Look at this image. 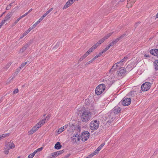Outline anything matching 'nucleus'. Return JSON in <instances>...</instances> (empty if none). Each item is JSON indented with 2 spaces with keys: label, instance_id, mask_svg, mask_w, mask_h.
I'll return each instance as SVG.
<instances>
[{
  "label": "nucleus",
  "instance_id": "nucleus-63",
  "mask_svg": "<svg viewBox=\"0 0 158 158\" xmlns=\"http://www.w3.org/2000/svg\"><path fill=\"white\" fill-rule=\"evenodd\" d=\"M13 4V3H11L9 5H10V6L11 7L12 6V4Z\"/></svg>",
  "mask_w": 158,
  "mask_h": 158
},
{
  "label": "nucleus",
  "instance_id": "nucleus-19",
  "mask_svg": "<svg viewBox=\"0 0 158 158\" xmlns=\"http://www.w3.org/2000/svg\"><path fill=\"white\" fill-rule=\"evenodd\" d=\"M28 47V45L27 44H25L20 49V52L23 53L27 49V47Z\"/></svg>",
  "mask_w": 158,
  "mask_h": 158
},
{
  "label": "nucleus",
  "instance_id": "nucleus-53",
  "mask_svg": "<svg viewBox=\"0 0 158 158\" xmlns=\"http://www.w3.org/2000/svg\"><path fill=\"white\" fill-rule=\"evenodd\" d=\"M43 149V148L41 147L40 148H39L36 149V150H37V152H40L42 151V149Z\"/></svg>",
  "mask_w": 158,
  "mask_h": 158
},
{
  "label": "nucleus",
  "instance_id": "nucleus-57",
  "mask_svg": "<svg viewBox=\"0 0 158 158\" xmlns=\"http://www.w3.org/2000/svg\"><path fill=\"white\" fill-rule=\"evenodd\" d=\"M43 19L41 18V17L39 19V20L38 21H39V23H40L41 21Z\"/></svg>",
  "mask_w": 158,
  "mask_h": 158
},
{
  "label": "nucleus",
  "instance_id": "nucleus-13",
  "mask_svg": "<svg viewBox=\"0 0 158 158\" xmlns=\"http://www.w3.org/2000/svg\"><path fill=\"white\" fill-rule=\"evenodd\" d=\"M102 81L103 82V83L100 84L104 86L105 88L106 86H109L110 85L109 84H108V83H109V81L108 79L105 80H103Z\"/></svg>",
  "mask_w": 158,
  "mask_h": 158
},
{
  "label": "nucleus",
  "instance_id": "nucleus-2",
  "mask_svg": "<svg viewBox=\"0 0 158 158\" xmlns=\"http://www.w3.org/2000/svg\"><path fill=\"white\" fill-rule=\"evenodd\" d=\"M45 115L44 116V117L42 120L38 123L30 131H28V134L29 135L33 134L45 123L46 118H45Z\"/></svg>",
  "mask_w": 158,
  "mask_h": 158
},
{
  "label": "nucleus",
  "instance_id": "nucleus-43",
  "mask_svg": "<svg viewBox=\"0 0 158 158\" xmlns=\"http://www.w3.org/2000/svg\"><path fill=\"white\" fill-rule=\"evenodd\" d=\"M27 64V62H25L24 63H23L21 65V67L23 68Z\"/></svg>",
  "mask_w": 158,
  "mask_h": 158
},
{
  "label": "nucleus",
  "instance_id": "nucleus-61",
  "mask_svg": "<svg viewBox=\"0 0 158 158\" xmlns=\"http://www.w3.org/2000/svg\"><path fill=\"white\" fill-rule=\"evenodd\" d=\"M47 158H53V157H52L51 155L50 156H48Z\"/></svg>",
  "mask_w": 158,
  "mask_h": 158
},
{
  "label": "nucleus",
  "instance_id": "nucleus-52",
  "mask_svg": "<svg viewBox=\"0 0 158 158\" xmlns=\"http://www.w3.org/2000/svg\"><path fill=\"white\" fill-rule=\"evenodd\" d=\"M11 7L10 6V5H8L7 6V7H6V10H9L10 9V8H11Z\"/></svg>",
  "mask_w": 158,
  "mask_h": 158
},
{
  "label": "nucleus",
  "instance_id": "nucleus-40",
  "mask_svg": "<svg viewBox=\"0 0 158 158\" xmlns=\"http://www.w3.org/2000/svg\"><path fill=\"white\" fill-rule=\"evenodd\" d=\"M34 28L32 26L31 27H30L28 29L27 31V32H28V33L31 30L33 29Z\"/></svg>",
  "mask_w": 158,
  "mask_h": 158
},
{
  "label": "nucleus",
  "instance_id": "nucleus-31",
  "mask_svg": "<svg viewBox=\"0 0 158 158\" xmlns=\"http://www.w3.org/2000/svg\"><path fill=\"white\" fill-rule=\"evenodd\" d=\"M104 41V39H103V38H102L100 40H99L97 43L99 45L102 43Z\"/></svg>",
  "mask_w": 158,
  "mask_h": 158
},
{
  "label": "nucleus",
  "instance_id": "nucleus-16",
  "mask_svg": "<svg viewBox=\"0 0 158 158\" xmlns=\"http://www.w3.org/2000/svg\"><path fill=\"white\" fill-rule=\"evenodd\" d=\"M70 0H68L63 8V10L65 9L70 6L73 3H72Z\"/></svg>",
  "mask_w": 158,
  "mask_h": 158
},
{
  "label": "nucleus",
  "instance_id": "nucleus-1",
  "mask_svg": "<svg viewBox=\"0 0 158 158\" xmlns=\"http://www.w3.org/2000/svg\"><path fill=\"white\" fill-rule=\"evenodd\" d=\"M92 117V113L89 110L84 111L81 116V120L84 123L87 122Z\"/></svg>",
  "mask_w": 158,
  "mask_h": 158
},
{
  "label": "nucleus",
  "instance_id": "nucleus-47",
  "mask_svg": "<svg viewBox=\"0 0 158 158\" xmlns=\"http://www.w3.org/2000/svg\"><path fill=\"white\" fill-rule=\"evenodd\" d=\"M98 57V56L97 55H96L95 56H94L92 59V60H93V61H94V60L96 59Z\"/></svg>",
  "mask_w": 158,
  "mask_h": 158
},
{
  "label": "nucleus",
  "instance_id": "nucleus-11",
  "mask_svg": "<svg viewBox=\"0 0 158 158\" xmlns=\"http://www.w3.org/2000/svg\"><path fill=\"white\" fill-rule=\"evenodd\" d=\"M116 115L111 110L108 115V118L109 120L108 122L110 123L115 118V115Z\"/></svg>",
  "mask_w": 158,
  "mask_h": 158
},
{
  "label": "nucleus",
  "instance_id": "nucleus-12",
  "mask_svg": "<svg viewBox=\"0 0 158 158\" xmlns=\"http://www.w3.org/2000/svg\"><path fill=\"white\" fill-rule=\"evenodd\" d=\"M112 111L116 115L118 114L119 113L121 110V108L120 107H114L112 110Z\"/></svg>",
  "mask_w": 158,
  "mask_h": 158
},
{
  "label": "nucleus",
  "instance_id": "nucleus-29",
  "mask_svg": "<svg viewBox=\"0 0 158 158\" xmlns=\"http://www.w3.org/2000/svg\"><path fill=\"white\" fill-rule=\"evenodd\" d=\"M110 47H111L110 46V45H109L104 49L103 50V51H102L104 53L106 51H107V50H108Z\"/></svg>",
  "mask_w": 158,
  "mask_h": 158
},
{
  "label": "nucleus",
  "instance_id": "nucleus-8",
  "mask_svg": "<svg viewBox=\"0 0 158 158\" xmlns=\"http://www.w3.org/2000/svg\"><path fill=\"white\" fill-rule=\"evenodd\" d=\"M89 136V133L88 131H85L83 132L81 135V140L85 142L88 139Z\"/></svg>",
  "mask_w": 158,
  "mask_h": 158
},
{
  "label": "nucleus",
  "instance_id": "nucleus-5",
  "mask_svg": "<svg viewBox=\"0 0 158 158\" xmlns=\"http://www.w3.org/2000/svg\"><path fill=\"white\" fill-rule=\"evenodd\" d=\"M106 88L100 84L98 85L95 89V92L97 95H100L105 90Z\"/></svg>",
  "mask_w": 158,
  "mask_h": 158
},
{
  "label": "nucleus",
  "instance_id": "nucleus-30",
  "mask_svg": "<svg viewBox=\"0 0 158 158\" xmlns=\"http://www.w3.org/2000/svg\"><path fill=\"white\" fill-rule=\"evenodd\" d=\"M51 156L52 157H53V158H55L57 156V153L56 152L52 153L51 154Z\"/></svg>",
  "mask_w": 158,
  "mask_h": 158
},
{
  "label": "nucleus",
  "instance_id": "nucleus-56",
  "mask_svg": "<svg viewBox=\"0 0 158 158\" xmlns=\"http://www.w3.org/2000/svg\"><path fill=\"white\" fill-rule=\"evenodd\" d=\"M144 56L145 57H150V55L149 54H145L144 55Z\"/></svg>",
  "mask_w": 158,
  "mask_h": 158
},
{
  "label": "nucleus",
  "instance_id": "nucleus-7",
  "mask_svg": "<svg viewBox=\"0 0 158 158\" xmlns=\"http://www.w3.org/2000/svg\"><path fill=\"white\" fill-rule=\"evenodd\" d=\"M130 65H128L126 67V69H121L119 71H118L117 73V75L118 77H123L125 75V73L127 72V69L129 67H130Z\"/></svg>",
  "mask_w": 158,
  "mask_h": 158
},
{
  "label": "nucleus",
  "instance_id": "nucleus-38",
  "mask_svg": "<svg viewBox=\"0 0 158 158\" xmlns=\"http://www.w3.org/2000/svg\"><path fill=\"white\" fill-rule=\"evenodd\" d=\"M99 45L97 43L95 44H94L93 46L92 47L93 48V49H94L96 48H97Z\"/></svg>",
  "mask_w": 158,
  "mask_h": 158
},
{
  "label": "nucleus",
  "instance_id": "nucleus-39",
  "mask_svg": "<svg viewBox=\"0 0 158 158\" xmlns=\"http://www.w3.org/2000/svg\"><path fill=\"white\" fill-rule=\"evenodd\" d=\"M39 21H37L32 26L34 28H35V26L39 23Z\"/></svg>",
  "mask_w": 158,
  "mask_h": 158
},
{
  "label": "nucleus",
  "instance_id": "nucleus-4",
  "mask_svg": "<svg viewBox=\"0 0 158 158\" xmlns=\"http://www.w3.org/2000/svg\"><path fill=\"white\" fill-rule=\"evenodd\" d=\"M13 13L12 12H9L5 16L3 19L2 20L1 23H0V27L2 26L6 23L9 21L12 17Z\"/></svg>",
  "mask_w": 158,
  "mask_h": 158
},
{
  "label": "nucleus",
  "instance_id": "nucleus-24",
  "mask_svg": "<svg viewBox=\"0 0 158 158\" xmlns=\"http://www.w3.org/2000/svg\"><path fill=\"white\" fill-rule=\"evenodd\" d=\"M117 64H117L116 63L114 64L111 69L110 71H114L115 69H116L118 67Z\"/></svg>",
  "mask_w": 158,
  "mask_h": 158
},
{
  "label": "nucleus",
  "instance_id": "nucleus-6",
  "mask_svg": "<svg viewBox=\"0 0 158 158\" xmlns=\"http://www.w3.org/2000/svg\"><path fill=\"white\" fill-rule=\"evenodd\" d=\"M151 86V84L149 82H146L142 84L141 89L143 91H146L150 89Z\"/></svg>",
  "mask_w": 158,
  "mask_h": 158
},
{
  "label": "nucleus",
  "instance_id": "nucleus-33",
  "mask_svg": "<svg viewBox=\"0 0 158 158\" xmlns=\"http://www.w3.org/2000/svg\"><path fill=\"white\" fill-rule=\"evenodd\" d=\"M28 33V32L27 31H25L23 34L20 36V39H22Z\"/></svg>",
  "mask_w": 158,
  "mask_h": 158
},
{
  "label": "nucleus",
  "instance_id": "nucleus-20",
  "mask_svg": "<svg viewBox=\"0 0 158 158\" xmlns=\"http://www.w3.org/2000/svg\"><path fill=\"white\" fill-rule=\"evenodd\" d=\"M154 68L156 70H158V60H156L154 63Z\"/></svg>",
  "mask_w": 158,
  "mask_h": 158
},
{
  "label": "nucleus",
  "instance_id": "nucleus-34",
  "mask_svg": "<svg viewBox=\"0 0 158 158\" xmlns=\"http://www.w3.org/2000/svg\"><path fill=\"white\" fill-rule=\"evenodd\" d=\"M10 64H10V63H7V64L6 65V66L5 67V69H8L9 67Z\"/></svg>",
  "mask_w": 158,
  "mask_h": 158
},
{
  "label": "nucleus",
  "instance_id": "nucleus-46",
  "mask_svg": "<svg viewBox=\"0 0 158 158\" xmlns=\"http://www.w3.org/2000/svg\"><path fill=\"white\" fill-rule=\"evenodd\" d=\"M140 23V22H137L135 23L134 25V27H135V28L137 27L138 25Z\"/></svg>",
  "mask_w": 158,
  "mask_h": 158
},
{
  "label": "nucleus",
  "instance_id": "nucleus-44",
  "mask_svg": "<svg viewBox=\"0 0 158 158\" xmlns=\"http://www.w3.org/2000/svg\"><path fill=\"white\" fill-rule=\"evenodd\" d=\"M13 79V77H10L8 79V80L7 81H8L7 82V84H9V82H10V81L11 80Z\"/></svg>",
  "mask_w": 158,
  "mask_h": 158
},
{
  "label": "nucleus",
  "instance_id": "nucleus-50",
  "mask_svg": "<svg viewBox=\"0 0 158 158\" xmlns=\"http://www.w3.org/2000/svg\"><path fill=\"white\" fill-rule=\"evenodd\" d=\"M91 53L90 52H89V50H88L85 53V54L87 56H88L90 53Z\"/></svg>",
  "mask_w": 158,
  "mask_h": 158
},
{
  "label": "nucleus",
  "instance_id": "nucleus-49",
  "mask_svg": "<svg viewBox=\"0 0 158 158\" xmlns=\"http://www.w3.org/2000/svg\"><path fill=\"white\" fill-rule=\"evenodd\" d=\"M19 89H16L13 91V93L14 94L17 93L19 92Z\"/></svg>",
  "mask_w": 158,
  "mask_h": 158
},
{
  "label": "nucleus",
  "instance_id": "nucleus-21",
  "mask_svg": "<svg viewBox=\"0 0 158 158\" xmlns=\"http://www.w3.org/2000/svg\"><path fill=\"white\" fill-rule=\"evenodd\" d=\"M9 135L10 134L9 133H6L2 134V135H0V140L3 139L6 137L9 136Z\"/></svg>",
  "mask_w": 158,
  "mask_h": 158
},
{
  "label": "nucleus",
  "instance_id": "nucleus-51",
  "mask_svg": "<svg viewBox=\"0 0 158 158\" xmlns=\"http://www.w3.org/2000/svg\"><path fill=\"white\" fill-rule=\"evenodd\" d=\"M70 155H71V154L70 153L68 154L67 155L65 156L64 158H67L69 157L70 156Z\"/></svg>",
  "mask_w": 158,
  "mask_h": 158
},
{
  "label": "nucleus",
  "instance_id": "nucleus-28",
  "mask_svg": "<svg viewBox=\"0 0 158 158\" xmlns=\"http://www.w3.org/2000/svg\"><path fill=\"white\" fill-rule=\"evenodd\" d=\"M87 56L85 54L84 55H83L79 59V61H82L84 59H85Z\"/></svg>",
  "mask_w": 158,
  "mask_h": 158
},
{
  "label": "nucleus",
  "instance_id": "nucleus-17",
  "mask_svg": "<svg viewBox=\"0 0 158 158\" xmlns=\"http://www.w3.org/2000/svg\"><path fill=\"white\" fill-rule=\"evenodd\" d=\"M61 145L59 142H57L55 145V148L57 149H60L61 148Z\"/></svg>",
  "mask_w": 158,
  "mask_h": 158
},
{
  "label": "nucleus",
  "instance_id": "nucleus-32",
  "mask_svg": "<svg viewBox=\"0 0 158 158\" xmlns=\"http://www.w3.org/2000/svg\"><path fill=\"white\" fill-rule=\"evenodd\" d=\"M64 152V151L62 150L56 152L57 153V156H58V155L63 153Z\"/></svg>",
  "mask_w": 158,
  "mask_h": 158
},
{
  "label": "nucleus",
  "instance_id": "nucleus-62",
  "mask_svg": "<svg viewBox=\"0 0 158 158\" xmlns=\"http://www.w3.org/2000/svg\"><path fill=\"white\" fill-rule=\"evenodd\" d=\"M76 0H70L71 1L72 3H73Z\"/></svg>",
  "mask_w": 158,
  "mask_h": 158
},
{
  "label": "nucleus",
  "instance_id": "nucleus-59",
  "mask_svg": "<svg viewBox=\"0 0 158 158\" xmlns=\"http://www.w3.org/2000/svg\"><path fill=\"white\" fill-rule=\"evenodd\" d=\"M38 152H37V150H36L35 151V152L33 153L35 155V154L37 153Z\"/></svg>",
  "mask_w": 158,
  "mask_h": 158
},
{
  "label": "nucleus",
  "instance_id": "nucleus-37",
  "mask_svg": "<svg viewBox=\"0 0 158 158\" xmlns=\"http://www.w3.org/2000/svg\"><path fill=\"white\" fill-rule=\"evenodd\" d=\"M93 62V60H91L89 61V62L86 63L85 64V65L87 66V65L90 64V63H92Z\"/></svg>",
  "mask_w": 158,
  "mask_h": 158
},
{
  "label": "nucleus",
  "instance_id": "nucleus-58",
  "mask_svg": "<svg viewBox=\"0 0 158 158\" xmlns=\"http://www.w3.org/2000/svg\"><path fill=\"white\" fill-rule=\"evenodd\" d=\"M47 15L46 13H45L42 16H43L44 18Z\"/></svg>",
  "mask_w": 158,
  "mask_h": 158
},
{
  "label": "nucleus",
  "instance_id": "nucleus-3",
  "mask_svg": "<svg viewBox=\"0 0 158 158\" xmlns=\"http://www.w3.org/2000/svg\"><path fill=\"white\" fill-rule=\"evenodd\" d=\"M99 125V121L96 120L92 121L90 123V129L92 131H95L98 129Z\"/></svg>",
  "mask_w": 158,
  "mask_h": 158
},
{
  "label": "nucleus",
  "instance_id": "nucleus-9",
  "mask_svg": "<svg viewBox=\"0 0 158 158\" xmlns=\"http://www.w3.org/2000/svg\"><path fill=\"white\" fill-rule=\"evenodd\" d=\"M131 102V99L130 98H124L121 102V103L123 106H127L130 105Z\"/></svg>",
  "mask_w": 158,
  "mask_h": 158
},
{
  "label": "nucleus",
  "instance_id": "nucleus-23",
  "mask_svg": "<svg viewBox=\"0 0 158 158\" xmlns=\"http://www.w3.org/2000/svg\"><path fill=\"white\" fill-rule=\"evenodd\" d=\"M113 32L111 33H109L106 35L103 38H102L103 39H104V40L107 39L113 34Z\"/></svg>",
  "mask_w": 158,
  "mask_h": 158
},
{
  "label": "nucleus",
  "instance_id": "nucleus-60",
  "mask_svg": "<svg viewBox=\"0 0 158 158\" xmlns=\"http://www.w3.org/2000/svg\"><path fill=\"white\" fill-rule=\"evenodd\" d=\"M135 2V1H134L132 2V4H131V6H130L131 7L132 6V5Z\"/></svg>",
  "mask_w": 158,
  "mask_h": 158
},
{
  "label": "nucleus",
  "instance_id": "nucleus-22",
  "mask_svg": "<svg viewBox=\"0 0 158 158\" xmlns=\"http://www.w3.org/2000/svg\"><path fill=\"white\" fill-rule=\"evenodd\" d=\"M118 41L116 38L115 40H114L112 42H111L109 45L110 47H111L116 44Z\"/></svg>",
  "mask_w": 158,
  "mask_h": 158
},
{
  "label": "nucleus",
  "instance_id": "nucleus-42",
  "mask_svg": "<svg viewBox=\"0 0 158 158\" xmlns=\"http://www.w3.org/2000/svg\"><path fill=\"white\" fill-rule=\"evenodd\" d=\"M9 150V148H7V149H5V153L6 154H8L9 153L8 150Z\"/></svg>",
  "mask_w": 158,
  "mask_h": 158
},
{
  "label": "nucleus",
  "instance_id": "nucleus-14",
  "mask_svg": "<svg viewBox=\"0 0 158 158\" xmlns=\"http://www.w3.org/2000/svg\"><path fill=\"white\" fill-rule=\"evenodd\" d=\"M105 143H102L93 152L94 155H96L99 152L102 148L104 145Z\"/></svg>",
  "mask_w": 158,
  "mask_h": 158
},
{
  "label": "nucleus",
  "instance_id": "nucleus-25",
  "mask_svg": "<svg viewBox=\"0 0 158 158\" xmlns=\"http://www.w3.org/2000/svg\"><path fill=\"white\" fill-rule=\"evenodd\" d=\"M64 127H61L60 128H59L57 131L58 133V134H60V133L63 132L64 131Z\"/></svg>",
  "mask_w": 158,
  "mask_h": 158
},
{
  "label": "nucleus",
  "instance_id": "nucleus-48",
  "mask_svg": "<svg viewBox=\"0 0 158 158\" xmlns=\"http://www.w3.org/2000/svg\"><path fill=\"white\" fill-rule=\"evenodd\" d=\"M94 155H94V153H93L91 154H90L89 156V157H86V158H91L93 156H94Z\"/></svg>",
  "mask_w": 158,
  "mask_h": 158
},
{
  "label": "nucleus",
  "instance_id": "nucleus-36",
  "mask_svg": "<svg viewBox=\"0 0 158 158\" xmlns=\"http://www.w3.org/2000/svg\"><path fill=\"white\" fill-rule=\"evenodd\" d=\"M20 20V18H18L13 23V25H15Z\"/></svg>",
  "mask_w": 158,
  "mask_h": 158
},
{
  "label": "nucleus",
  "instance_id": "nucleus-15",
  "mask_svg": "<svg viewBox=\"0 0 158 158\" xmlns=\"http://www.w3.org/2000/svg\"><path fill=\"white\" fill-rule=\"evenodd\" d=\"M150 53L155 56H158V49H152L150 50Z\"/></svg>",
  "mask_w": 158,
  "mask_h": 158
},
{
  "label": "nucleus",
  "instance_id": "nucleus-41",
  "mask_svg": "<svg viewBox=\"0 0 158 158\" xmlns=\"http://www.w3.org/2000/svg\"><path fill=\"white\" fill-rule=\"evenodd\" d=\"M53 9V8H50L46 13L47 15H48V13H49Z\"/></svg>",
  "mask_w": 158,
  "mask_h": 158
},
{
  "label": "nucleus",
  "instance_id": "nucleus-18",
  "mask_svg": "<svg viewBox=\"0 0 158 158\" xmlns=\"http://www.w3.org/2000/svg\"><path fill=\"white\" fill-rule=\"evenodd\" d=\"M128 59V57L126 56L124 57L123 59H122L120 61L116 63L117 64H119L120 63H122L126 61Z\"/></svg>",
  "mask_w": 158,
  "mask_h": 158
},
{
  "label": "nucleus",
  "instance_id": "nucleus-10",
  "mask_svg": "<svg viewBox=\"0 0 158 158\" xmlns=\"http://www.w3.org/2000/svg\"><path fill=\"white\" fill-rule=\"evenodd\" d=\"M80 136L78 134H76V135L74 134L73 136L71 137V140L74 143H78L80 140Z\"/></svg>",
  "mask_w": 158,
  "mask_h": 158
},
{
  "label": "nucleus",
  "instance_id": "nucleus-54",
  "mask_svg": "<svg viewBox=\"0 0 158 158\" xmlns=\"http://www.w3.org/2000/svg\"><path fill=\"white\" fill-rule=\"evenodd\" d=\"M94 50V49H93V48L92 47L91 48H90L89 50V52H91L93 51V50Z\"/></svg>",
  "mask_w": 158,
  "mask_h": 158
},
{
  "label": "nucleus",
  "instance_id": "nucleus-26",
  "mask_svg": "<svg viewBox=\"0 0 158 158\" xmlns=\"http://www.w3.org/2000/svg\"><path fill=\"white\" fill-rule=\"evenodd\" d=\"M15 147V146L14 144L13 143H11L9 145V148H8L9 149H10L12 148H14Z\"/></svg>",
  "mask_w": 158,
  "mask_h": 158
},
{
  "label": "nucleus",
  "instance_id": "nucleus-27",
  "mask_svg": "<svg viewBox=\"0 0 158 158\" xmlns=\"http://www.w3.org/2000/svg\"><path fill=\"white\" fill-rule=\"evenodd\" d=\"M126 35V34H123L122 35H120L117 38V39L118 40V41H119L122 38H123Z\"/></svg>",
  "mask_w": 158,
  "mask_h": 158
},
{
  "label": "nucleus",
  "instance_id": "nucleus-45",
  "mask_svg": "<svg viewBox=\"0 0 158 158\" xmlns=\"http://www.w3.org/2000/svg\"><path fill=\"white\" fill-rule=\"evenodd\" d=\"M28 13V12H27L25 14H24V15H23L22 16H20V19L24 17L25 16H26Z\"/></svg>",
  "mask_w": 158,
  "mask_h": 158
},
{
  "label": "nucleus",
  "instance_id": "nucleus-55",
  "mask_svg": "<svg viewBox=\"0 0 158 158\" xmlns=\"http://www.w3.org/2000/svg\"><path fill=\"white\" fill-rule=\"evenodd\" d=\"M104 52H103V51H102V52H100L98 54V55H97L98 56V57L100 56H101L102 55L103 53Z\"/></svg>",
  "mask_w": 158,
  "mask_h": 158
},
{
  "label": "nucleus",
  "instance_id": "nucleus-35",
  "mask_svg": "<svg viewBox=\"0 0 158 158\" xmlns=\"http://www.w3.org/2000/svg\"><path fill=\"white\" fill-rule=\"evenodd\" d=\"M34 153H32L30 154L28 156V158H32L35 156Z\"/></svg>",
  "mask_w": 158,
  "mask_h": 158
},
{
  "label": "nucleus",
  "instance_id": "nucleus-64",
  "mask_svg": "<svg viewBox=\"0 0 158 158\" xmlns=\"http://www.w3.org/2000/svg\"><path fill=\"white\" fill-rule=\"evenodd\" d=\"M156 18H158V13L157 14V15H156Z\"/></svg>",
  "mask_w": 158,
  "mask_h": 158
}]
</instances>
